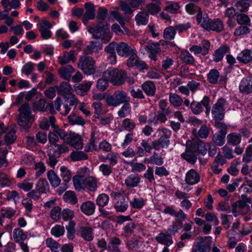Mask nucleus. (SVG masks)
<instances>
[{"instance_id": "1", "label": "nucleus", "mask_w": 252, "mask_h": 252, "mask_svg": "<svg viewBox=\"0 0 252 252\" xmlns=\"http://www.w3.org/2000/svg\"><path fill=\"white\" fill-rule=\"evenodd\" d=\"M87 30L94 39H101L104 43H108L111 39L109 26L104 21H99L96 26L89 27Z\"/></svg>"}, {"instance_id": "2", "label": "nucleus", "mask_w": 252, "mask_h": 252, "mask_svg": "<svg viewBox=\"0 0 252 252\" xmlns=\"http://www.w3.org/2000/svg\"><path fill=\"white\" fill-rule=\"evenodd\" d=\"M19 111L20 115L18 124L22 127L23 130L28 131L34 121V117L31 114L29 104L27 103L23 104L19 109Z\"/></svg>"}, {"instance_id": "3", "label": "nucleus", "mask_w": 252, "mask_h": 252, "mask_svg": "<svg viewBox=\"0 0 252 252\" xmlns=\"http://www.w3.org/2000/svg\"><path fill=\"white\" fill-rule=\"evenodd\" d=\"M64 99L63 108L61 105L63 104V100L61 97H58L55 101V106L56 110L60 112L63 116L67 115L72 108L75 109L79 103V101L75 95L68 96Z\"/></svg>"}, {"instance_id": "4", "label": "nucleus", "mask_w": 252, "mask_h": 252, "mask_svg": "<svg viewBox=\"0 0 252 252\" xmlns=\"http://www.w3.org/2000/svg\"><path fill=\"white\" fill-rule=\"evenodd\" d=\"M198 24L208 31H213L219 32H221L224 28L223 23L221 20L218 18L212 20L206 13L203 15Z\"/></svg>"}, {"instance_id": "5", "label": "nucleus", "mask_w": 252, "mask_h": 252, "mask_svg": "<svg viewBox=\"0 0 252 252\" xmlns=\"http://www.w3.org/2000/svg\"><path fill=\"white\" fill-rule=\"evenodd\" d=\"M158 132L160 137L152 142V146L156 150H159L160 149L167 148L170 144L169 138L171 135V132L167 128L162 127L159 128Z\"/></svg>"}, {"instance_id": "6", "label": "nucleus", "mask_w": 252, "mask_h": 252, "mask_svg": "<svg viewBox=\"0 0 252 252\" xmlns=\"http://www.w3.org/2000/svg\"><path fill=\"white\" fill-rule=\"evenodd\" d=\"M130 97L127 93L122 90L116 91L113 94L108 95L106 98L108 106L117 107L122 103L129 102Z\"/></svg>"}, {"instance_id": "7", "label": "nucleus", "mask_w": 252, "mask_h": 252, "mask_svg": "<svg viewBox=\"0 0 252 252\" xmlns=\"http://www.w3.org/2000/svg\"><path fill=\"white\" fill-rule=\"evenodd\" d=\"M126 73L117 68H109L103 72V77H105L114 85H120L125 81Z\"/></svg>"}, {"instance_id": "8", "label": "nucleus", "mask_w": 252, "mask_h": 252, "mask_svg": "<svg viewBox=\"0 0 252 252\" xmlns=\"http://www.w3.org/2000/svg\"><path fill=\"white\" fill-rule=\"evenodd\" d=\"M78 67L88 75L94 74L95 72V61L90 56H83L78 63Z\"/></svg>"}, {"instance_id": "9", "label": "nucleus", "mask_w": 252, "mask_h": 252, "mask_svg": "<svg viewBox=\"0 0 252 252\" xmlns=\"http://www.w3.org/2000/svg\"><path fill=\"white\" fill-rule=\"evenodd\" d=\"M226 103V100L221 97L213 105L212 114L214 119L217 121L223 119L225 114L224 106Z\"/></svg>"}, {"instance_id": "10", "label": "nucleus", "mask_w": 252, "mask_h": 252, "mask_svg": "<svg viewBox=\"0 0 252 252\" xmlns=\"http://www.w3.org/2000/svg\"><path fill=\"white\" fill-rule=\"evenodd\" d=\"M113 194H114L115 198L118 200L114 206L116 210L120 212L126 211L128 208V204L124 196L118 192H113Z\"/></svg>"}, {"instance_id": "11", "label": "nucleus", "mask_w": 252, "mask_h": 252, "mask_svg": "<svg viewBox=\"0 0 252 252\" xmlns=\"http://www.w3.org/2000/svg\"><path fill=\"white\" fill-rule=\"evenodd\" d=\"M51 27L52 25L46 20H42L39 24V31L43 39H48L51 37L52 32L50 31Z\"/></svg>"}, {"instance_id": "12", "label": "nucleus", "mask_w": 252, "mask_h": 252, "mask_svg": "<svg viewBox=\"0 0 252 252\" xmlns=\"http://www.w3.org/2000/svg\"><path fill=\"white\" fill-rule=\"evenodd\" d=\"M239 90L242 93L249 94L252 93V77L243 78L239 84Z\"/></svg>"}, {"instance_id": "13", "label": "nucleus", "mask_w": 252, "mask_h": 252, "mask_svg": "<svg viewBox=\"0 0 252 252\" xmlns=\"http://www.w3.org/2000/svg\"><path fill=\"white\" fill-rule=\"evenodd\" d=\"M134 50V49L124 42L118 43L117 47V53L119 56L121 57H128Z\"/></svg>"}, {"instance_id": "14", "label": "nucleus", "mask_w": 252, "mask_h": 252, "mask_svg": "<svg viewBox=\"0 0 252 252\" xmlns=\"http://www.w3.org/2000/svg\"><path fill=\"white\" fill-rule=\"evenodd\" d=\"M186 10L187 12L190 14L192 15L197 13L196 19L198 24L200 22V20L203 17L201 8L192 3L187 4L186 6Z\"/></svg>"}, {"instance_id": "15", "label": "nucleus", "mask_w": 252, "mask_h": 252, "mask_svg": "<svg viewBox=\"0 0 252 252\" xmlns=\"http://www.w3.org/2000/svg\"><path fill=\"white\" fill-rule=\"evenodd\" d=\"M158 243L164 245L165 247L170 246L173 243L171 234L168 231L166 233H160L155 238Z\"/></svg>"}, {"instance_id": "16", "label": "nucleus", "mask_w": 252, "mask_h": 252, "mask_svg": "<svg viewBox=\"0 0 252 252\" xmlns=\"http://www.w3.org/2000/svg\"><path fill=\"white\" fill-rule=\"evenodd\" d=\"M58 94L63 95L64 99L68 98V96L74 95L72 94V89L67 82H62L60 86L57 88Z\"/></svg>"}, {"instance_id": "17", "label": "nucleus", "mask_w": 252, "mask_h": 252, "mask_svg": "<svg viewBox=\"0 0 252 252\" xmlns=\"http://www.w3.org/2000/svg\"><path fill=\"white\" fill-rule=\"evenodd\" d=\"M67 143L76 149H81L83 147L82 139L78 134H72L66 138Z\"/></svg>"}, {"instance_id": "18", "label": "nucleus", "mask_w": 252, "mask_h": 252, "mask_svg": "<svg viewBox=\"0 0 252 252\" xmlns=\"http://www.w3.org/2000/svg\"><path fill=\"white\" fill-rule=\"evenodd\" d=\"M76 59L74 50H70L69 52H64L63 56H60L58 58L59 63L61 65L67 64L71 61L75 62Z\"/></svg>"}, {"instance_id": "19", "label": "nucleus", "mask_w": 252, "mask_h": 252, "mask_svg": "<svg viewBox=\"0 0 252 252\" xmlns=\"http://www.w3.org/2000/svg\"><path fill=\"white\" fill-rule=\"evenodd\" d=\"M163 212L166 214H169L177 218H181L182 220H187V215L181 209L177 212L172 206H166L164 209Z\"/></svg>"}, {"instance_id": "20", "label": "nucleus", "mask_w": 252, "mask_h": 252, "mask_svg": "<svg viewBox=\"0 0 252 252\" xmlns=\"http://www.w3.org/2000/svg\"><path fill=\"white\" fill-rule=\"evenodd\" d=\"M229 51V47L227 45L221 46L219 49L215 50L214 53L213 54V61L218 63L221 61L225 54L228 52Z\"/></svg>"}, {"instance_id": "21", "label": "nucleus", "mask_w": 252, "mask_h": 252, "mask_svg": "<svg viewBox=\"0 0 252 252\" xmlns=\"http://www.w3.org/2000/svg\"><path fill=\"white\" fill-rule=\"evenodd\" d=\"M80 210L82 213L87 216L94 214L95 210V204L91 201L83 202L80 206Z\"/></svg>"}, {"instance_id": "22", "label": "nucleus", "mask_w": 252, "mask_h": 252, "mask_svg": "<svg viewBox=\"0 0 252 252\" xmlns=\"http://www.w3.org/2000/svg\"><path fill=\"white\" fill-rule=\"evenodd\" d=\"M92 83L91 81H85L82 84L74 86L75 92L78 94L84 96L86 95L90 90Z\"/></svg>"}, {"instance_id": "23", "label": "nucleus", "mask_w": 252, "mask_h": 252, "mask_svg": "<svg viewBox=\"0 0 252 252\" xmlns=\"http://www.w3.org/2000/svg\"><path fill=\"white\" fill-rule=\"evenodd\" d=\"M185 180L187 184L194 185L199 182L200 176L194 169H191L186 174Z\"/></svg>"}, {"instance_id": "24", "label": "nucleus", "mask_w": 252, "mask_h": 252, "mask_svg": "<svg viewBox=\"0 0 252 252\" xmlns=\"http://www.w3.org/2000/svg\"><path fill=\"white\" fill-rule=\"evenodd\" d=\"M141 88L148 96H152L155 94L156 87L155 84L151 81L145 82L141 85Z\"/></svg>"}, {"instance_id": "25", "label": "nucleus", "mask_w": 252, "mask_h": 252, "mask_svg": "<svg viewBox=\"0 0 252 252\" xmlns=\"http://www.w3.org/2000/svg\"><path fill=\"white\" fill-rule=\"evenodd\" d=\"M237 59L241 63H248L252 61V52L249 49H245L238 55Z\"/></svg>"}, {"instance_id": "26", "label": "nucleus", "mask_w": 252, "mask_h": 252, "mask_svg": "<svg viewBox=\"0 0 252 252\" xmlns=\"http://www.w3.org/2000/svg\"><path fill=\"white\" fill-rule=\"evenodd\" d=\"M227 144L237 146L241 142V134L234 132L228 134L226 137Z\"/></svg>"}, {"instance_id": "27", "label": "nucleus", "mask_w": 252, "mask_h": 252, "mask_svg": "<svg viewBox=\"0 0 252 252\" xmlns=\"http://www.w3.org/2000/svg\"><path fill=\"white\" fill-rule=\"evenodd\" d=\"M145 48L149 53L150 58L154 61H156L157 54L160 51L159 44L158 43L148 44L145 46Z\"/></svg>"}, {"instance_id": "28", "label": "nucleus", "mask_w": 252, "mask_h": 252, "mask_svg": "<svg viewBox=\"0 0 252 252\" xmlns=\"http://www.w3.org/2000/svg\"><path fill=\"white\" fill-rule=\"evenodd\" d=\"M47 177L53 187L57 188L60 185L61 180L53 170H50L48 171Z\"/></svg>"}, {"instance_id": "29", "label": "nucleus", "mask_w": 252, "mask_h": 252, "mask_svg": "<svg viewBox=\"0 0 252 252\" xmlns=\"http://www.w3.org/2000/svg\"><path fill=\"white\" fill-rule=\"evenodd\" d=\"M185 220H182L181 218L176 219L175 220L172 222V224L168 229V232L171 235H175L176 233H178V230L183 227V222Z\"/></svg>"}, {"instance_id": "30", "label": "nucleus", "mask_w": 252, "mask_h": 252, "mask_svg": "<svg viewBox=\"0 0 252 252\" xmlns=\"http://www.w3.org/2000/svg\"><path fill=\"white\" fill-rule=\"evenodd\" d=\"M81 236L86 241H91L93 239V229L90 227L81 226L80 228Z\"/></svg>"}, {"instance_id": "31", "label": "nucleus", "mask_w": 252, "mask_h": 252, "mask_svg": "<svg viewBox=\"0 0 252 252\" xmlns=\"http://www.w3.org/2000/svg\"><path fill=\"white\" fill-rule=\"evenodd\" d=\"M74 72V69L70 65H67L65 67H63L59 70V72L61 77L67 80H69L71 74Z\"/></svg>"}, {"instance_id": "32", "label": "nucleus", "mask_w": 252, "mask_h": 252, "mask_svg": "<svg viewBox=\"0 0 252 252\" xmlns=\"http://www.w3.org/2000/svg\"><path fill=\"white\" fill-rule=\"evenodd\" d=\"M73 185L76 190L80 191L85 189V179L81 175H75L72 179Z\"/></svg>"}, {"instance_id": "33", "label": "nucleus", "mask_w": 252, "mask_h": 252, "mask_svg": "<svg viewBox=\"0 0 252 252\" xmlns=\"http://www.w3.org/2000/svg\"><path fill=\"white\" fill-rule=\"evenodd\" d=\"M85 189L87 188L92 191H95L97 187V181L95 178L92 176L85 179Z\"/></svg>"}, {"instance_id": "34", "label": "nucleus", "mask_w": 252, "mask_h": 252, "mask_svg": "<svg viewBox=\"0 0 252 252\" xmlns=\"http://www.w3.org/2000/svg\"><path fill=\"white\" fill-rule=\"evenodd\" d=\"M251 0H237L235 4L236 9L240 12H247L250 6V2Z\"/></svg>"}, {"instance_id": "35", "label": "nucleus", "mask_w": 252, "mask_h": 252, "mask_svg": "<svg viewBox=\"0 0 252 252\" xmlns=\"http://www.w3.org/2000/svg\"><path fill=\"white\" fill-rule=\"evenodd\" d=\"M135 20L138 25H146L148 23L149 14L144 11L139 12L135 16Z\"/></svg>"}, {"instance_id": "36", "label": "nucleus", "mask_w": 252, "mask_h": 252, "mask_svg": "<svg viewBox=\"0 0 252 252\" xmlns=\"http://www.w3.org/2000/svg\"><path fill=\"white\" fill-rule=\"evenodd\" d=\"M140 181V178L138 175L131 174L125 180V184L128 187H136Z\"/></svg>"}, {"instance_id": "37", "label": "nucleus", "mask_w": 252, "mask_h": 252, "mask_svg": "<svg viewBox=\"0 0 252 252\" xmlns=\"http://www.w3.org/2000/svg\"><path fill=\"white\" fill-rule=\"evenodd\" d=\"M13 236L16 243H21L27 238V234L20 228H16L13 230Z\"/></svg>"}, {"instance_id": "38", "label": "nucleus", "mask_w": 252, "mask_h": 252, "mask_svg": "<svg viewBox=\"0 0 252 252\" xmlns=\"http://www.w3.org/2000/svg\"><path fill=\"white\" fill-rule=\"evenodd\" d=\"M36 189L39 193H44L49 190V186L46 179H40L36 185Z\"/></svg>"}, {"instance_id": "39", "label": "nucleus", "mask_w": 252, "mask_h": 252, "mask_svg": "<svg viewBox=\"0 0 252 252\" xmlns=\"http://www.w3.org/2000/svg\"><path fill=\"white\" fill-rule=\"evenodd\" d=\"M61 176L64 182L65 186L70 181L71 178V173L70 170L65 166H62L60 168Z\"/></svg>"}, {"instance_id": "40", "label": "nucleus", "mask_w": 252, "mask_h": 252, "mask_svg": "<svg viewBox=\"0 0 252 252\" xmlns=\"http://www.w3.org/2000/svg\"><path fill=\"white\" fill-rule=\"evenodd\" d=\"M86 9L84 15L88 19H94L95 17L94 5L91 2L86 3L85 4Z\"/></svg>"}, {"instance_id": "41", "label": "nucleus", "mask_w": 252, "mask_h": 252, "mask_svg": "<svg viewBox=\"0 0 252 252\" xmlns=\"http://www.w3.org/2000/svg\"><path fill=\"white\" fill-rule=\"evenodd\" d=\"M64 200L69 204L74 205L77 203L78 199L75 193L72 191H67L63 195Z\"/></svg>"}, {"instance_id": "42", "label": "nucleus", "mask_w": 252, "mask_h": 252, "mask_svg": "<svg viewBox=\"0 0 252 252\" xmlns=\"http://www.w3.org/2000/svg\"><path fill=\"white\" fill-rule=\"evenodd\" d=\"M169 99L170 103L176 107L180 106L183 102L181 97L175 93H170Z\"/></svg>"}, {"instance_id": "43", "label": "nucleus", "mask_w": 252, "mask_h": 252, "mask_svg": "<svg viewBox=\"0 0 252 252\" xmlns=\"http://www.w3.org/2000/svg\"><path fill=\"white\" fill-rule=\"evenodd\" d=\"M181 157L188 162L191 164H194L197 159V158L195 156V154L191 151L189 150V149H188L187 147L186 152L183 153L181 155Z\"/></svg>"}, {"instance_id": "44", "label": "nucleus", "mask_w": 252, "mask_h": 252, "mask_svg": "<svg viewBox=\"0 0 252 252\" xmlns=\"http://www.w3.org/2000/svg\"><path fill=\"white\" fill-rule=\"evenodd\" d=\"M46 245L53 252H59L61 249L60 244L52 238L46 240Z\"/></svg>"}, {"instance_id": "45", "label": "nucleus", "mask_w": 252, "mask_h": 252, "mask_svg": "<svg viewBox=\"0 0 252 252\" xmlns=\"http://www.w3.org/2000/svg\"><path fill=\"white\" fill-rule=\"evenodd\" d=\"M181 59L184 63L188 64H193L195 62L193 57L187 50L181 52Z\"/></svg>"}, {"instance_id": "46", "label": "nucleus", "mask_w": 252, "mask_h": 252, "mask_svg": "<svg viewBox=\"0 0 252 252\" xmlns=\"http://www.w3.org/2000/svg\"><path fill=\"white\" fill-rule=\"evenodd\" d=\"M70 158L73 161H80L87 159L88 155L82 151H73L70 154Z\"/></svg>"}, {"instance_id": "47", "label": "nucleus", "mask_w": 252, "mask_h": 252, "mask_svg": "<svg viewBox=\"0 0 252 252\" xmlns=\"http://www.w3.org/2000/svg\"><path fill=\"white\" fill-rule=\"evenodd\" d=\"M236 21L240 25L250 26L251 20L250 17L245 14L238 13Z\"/></svg>"}, {"instance_id": "48", "label": "nucleus", "mask_w": 252, "mask_h": 252, "mask_svg": "<svg viewBox=\"0 0 252 252\" xmlns=\"http://www.w3.org/2000/svg\"><path fill=\"white\" fill-rule=\"evenodd\" d=\"M202 103L201 102H198L193 100L190 104V108L192 112L195 115H198L201 113L203 110Z\"/></svg>"}, {"instance_id": "49", "label": "nucleus", "mask_w": 252, "mask_h": 252, "mask_svg": "<svg viewBox=\"0 0 252 252\" xmlns=\"http://www.w3.org/2000/svg\"><path fill=\"white\" fill-rule=\"evenodd\" d=\"M16 131L12 128L4 136V142L6 145H9L15 142L16 139Z\"/></svg>"}, {"instance_id": "50", "label": "nucleus", "mask_w": 252, "mask_h": 252, "mask_svg": "<svg viewBox=\"0 0 252 252\" xmlns=\"http://www.w3.org/2000/svg\"><path fill=\"white\" fill-rule=\"evenodd\" d=\"M211 245V242L209 241L201 245H194L192 252H196L198 251L199 252H210Z\"/></svg>"}, {"instance_id": "51", "label": "nucleus", "mask_w": 252, "mask_h": 252, "mask_svg": "<svg viewBox=\"0 0 252 252\" xmlns=\"http://www.w3.org/2000/svg\"><path fill=\"white\" fill-rule=\"evenodd\" d=\"M219 76L220 73L218 70L211 69L207 75L208 80L211 84H216L218 82Z\"/></svg>"}, {"instance_id": "52", "label": "nucleus", "mask_w": 252, "mask_h": 252, "mask_svg": "<svg viewBox=\"0 0 252 252\" xmlns=\"http://www.w3.org/2000/svg\"><path fill=\"white\" fill-rule=\"evenodd\" d=\"M225 135L220 132L215 133L212 137V140L217 146H221L225 143Z\"/></svg>"}, {"instance_id": "53", "label": "nucleus", "mask_w": 252, "mask_h": 252, "mask_svg": "<svg viewBox=\"0 0 252 252\" xmlns=\"http://www.w3.org/2000/svg\"><path fill=\"white\" fill-rule=\"evenodd\" d=\"M100 43L97 41H92L90 42L84 50V52L87 55H90L94 52L98 51V46Z\"/></svg>"}, {"instance_id": "54", "label": "nucleus", "mask_w": 252, "mask_h": 252, "mask_svg": "<svg viewBox=\"0 0 252 252\" xmlns=\"http://www.w3.org/2000/svg\"><path fill=\"white\" fill-rule=\"evenodd\" d=\"M176 32L174 27L169 26L164 30L163 33L164 38L166 40H171L174 39Z\"/></svg>"}, {"instance_id": "55", "label": "nucleus", "mask_w": 252, "mask_h": 252, "mask_svg": "<svg viewBox=\"0 0 252 252\" xmlns=\"http://www.w3.org/2000/svg\"><path fill=\"white\" fill-rule=\"evenodd\" d=\"M131 112V108L129 102L124 103L118 112L119 116L121 118H125L129 115Z\"/></svg>"}, {"instance_id": "56", "label": "nucleus", "mask_w": 252, "mask_h": 252, "mask_svg": "<svg viewBox=\"0 0 252 252\" xmlns=\"http://www.w3.org/2000/svg\"><path fill=\"white\" fill-rule=\"evenodd\" d=\"M12 184V181L5 173L0 172V186L2 188L9 187Z\"/></svg>"}, {"instance_id": "57", "label": "nucleus", "mask_w": 252, "mask_h": 252, "mask_svg": "<svg viewBox=\"0 0 252 252\" xmlns=\"http://www.w3.org/2000/svg\"><path fill=\"white\" fill-rule=\"evenodd\" d=\"M118 156L117 153H108L105 157L103 158L102 161L105 162L107 159L109 160V165L114 166L118 162Z\"/></svg>"}, {"instance_id": "58", "label": "nucleus", "mask_w": 252, "mask_h": 252, "mask_svg": "<svg viewBox=\"0 0 252 252\" xmlns=\"http://www.w3.org/2000/svg\"><path fill=\"white\" fill-rule=\"evenodd\" d=\"M108 79L105 77H103V75L102 78H99L97 80L96 87L98 90L100 91H104L108 87Z\"/></svg>"}, {"instance_id": "59", "label": "nucleus", "mask_w": 252, "mask_h": 252, "mask_svg": "<svg viewBox=\"0 0 252 252\" xmlns=\"http://www.w3.org/2000/svg\"><path fill=\"white\" fill-rule=\"evenodd\" d=\"M134 122L130 119L126 118L124 120L122 123V126L126 130L130 131L135 127Z\"/></svg>"}, {"instance_id": "60", "label": "nucleus", "mask_w": 252, "mask_h": 252, "mask_svg": "<svg viewBox=\"0 0 252 252\" xmlns=\"http://www.w3.org/2000/svg\"><path fill=\"white\" fill-rule=\"evenodd\" d=\"M109 200V197L108 195L106 194L102 193L98 195L96 199V203L100 207H103L108 204Z\"/></svg>"}, {"instance_id": "61", "label": "nucleus", "mask_w": 252, "mask_h": 252, "mask_svg": "<svg viewBox=\"0 0 252 252\" xmlns=\"http://www.w3.org/2000/svg\"><path fill=\"white\" fill-rule=\"evenodd\" d=\"M148 160V163L157 165H161L163 163V158L159 156L157 153H154L153 155L151 156Z\"/></svg>"}, {"instance_id": "62", "label": "nucleus", "mask_w": 252, "mask_h": 252, "mask_svg": "<svg viewBox=\"0 0 252 252\" xmlns=\"http://www.w3.org/2000/svg\"><path fill=\"white\" fill-rule=\"evenodd\" d=\"M67 119L71 125L77 124L83 126L85 124L84 120L81 117L75 115H70Z\"/></svg>"}, {"instance_id": "63", "label": "nucleus", "mask_w": 252, "mask_h": 252, "mask_svg": "<svg viewBox=\"0 0 252 252\" xmlns=\"http://www.w3.org/2000/svg\"><path fill=\"white\" fill-rule=\"evenodd\" d=\"M198 140H200L198 138H195L193 139L192 141L189 140L187 142L186 146L188 148V149H189V150L191 151L194 154L197 153V149L199 144V141Z\"/></svg>"}, {"instance_id": "64", "label": "nucleus", "mask_w": 252, "mask_h": 252, "mask_svg": "<svg viewBox=\"0 0 252 252\" xmlns=\"http://www.w3.org/2000/svg\"><path fill=\"white\" fill-rule=\"evenodd\" d=\"M46 102L43 99H39L37 101L33 102L32 109L34 111L39 110L40 111H46Z\"/></svg>"}]
</instances>
